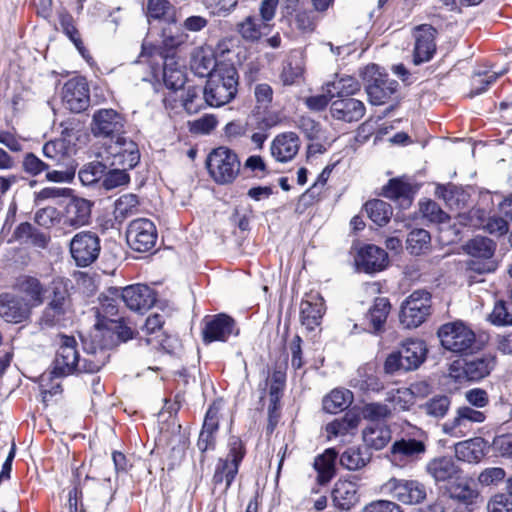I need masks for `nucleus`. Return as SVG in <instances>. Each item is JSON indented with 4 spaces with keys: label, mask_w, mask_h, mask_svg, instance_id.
Listing matches in <instances>:
<instances>
[{
    "label": "nucleus",
    "mask_w": 512,
    "mask_h": 512,
    "mask_svg": "<svg viewBox=\"0 0 512 512\" xmlns=\"http://www.w3.org/2000/svg\"><path fill=\"white\" fill-rule=\"evenodd\" d=\"M139 200L134 194H124L115 202L114 218L121 223L138 212Z\"/></svg>",
    "instance_id": "49530a36"
},
{
    "label": "nucleus",
    "mask_w": 512,
    "mask_h": 512,
    "mask_svg": "<svg viewBox=\"0 0 512 512\" xmlns=\"http://www.w3.org/2000/svg\"><path fill=\"white\" fill-rule=\"evenodd\" d=\"M394 499L406 505L422 503L426 497V487L417 480L389 479L382 487Z\"/></svg>",
    "instance_id": "9d476101"
},
{
    "label": "nucleus",
    "mask_w": 512,
    "mask_h": 512,
    "mask_svg": "<svg viewBox=\"0 0 512 512\" xmlns=\"http://www.w3.org/2000/svg\"><path fill=\"white\" fill-rule=\"evenodd\" d=\"M361 414L364 419L370 421H381L391 415V410L382 403H369L363 406Z\"/></svg>",
    "instance_id": "0e129e2a"
},
{
    "label": "nucleus",
    "mask_w": 512,
    "mask_h": 512,
    "mask_svg": "<svg viewBox=\"0 0 512 512\" xmlns=\"http://www.w3.org/2000/svg\"><path fill=\"white\" fill-rule=\"evenodd\" d=\"M363 440L367 446L380 450L390 442L391 431L384 425L369 426L363 430Z\"/></svg>",
    "instance_id": "37998d69"
},
{
    "label": "nucleus",
    "mask_w": 512,
    "mask_h": 512,
    "mask_svg": "<svg viewBox=\"0 0 512 512\" xmlns=\"http://www.w3.org/2000/svg\"><path fill=\"white\" fill-rule=\"evenodd\" d=\"M237 333L234 320L226 314H219L206 320L203 341L205 343L226 341L231 334Z\"/></svg>",
    "instance_id": "a878e982"
},
{
    "label": "nucleus",
    "mask_w": 512,
    "mask_h": 512,
    "mask_svg": "<svg viewBox=\"0 0 512 512\" xmlns=\"http://www.w3.org/2000/svg\"><path fill=\"white\" fill-rule=\"evenodd\" d=\"M506 472L501 467H490L483 470L478 476V482L483 486L497 485L502 482Z\"/></svg>",
    "instance_id": "774afa93"
},
{
    "label": "nucleus",
    "mask_w": 512,
    "mask_h": 512,
    "mask_svg": "<svg viewBox=\"0 0 512 512\" xmlns=\"http://www.w3.org/2000/svg\"><path fill=\"white\" fill-rule=\"evenodd\" d=\"M125 120L113 109H100L92 117L91 131L96 137L121 136Z\"/></svg>",
    "instance_id": "4468645a"
},
{
    "label": "nucleus",
    "mask_w": 512,
    "mask_h": 512,
    "mask_svg": "<svg viewBox=\"0 0 512 512\" xmlns=\"http://www.w3.org/2000/svg\"><path fill=\"white\" fill-rule=\"evenodd\" d=\"M426 471L435 482L451 481L461 474V469L451 457L432 459L427 464Z\"/></svg>",
    "instance_id": "c756f323"
},
{
    "label": "nucleus",
    "mask_w": 512,
    "mask_h": 512,
    "mask_svg": "<svg viewBox=\"0 0 512 512\" xmlns=\"http://www.w3.org/2000/svg\"><path fill=\"white\" fill-rule=\"evenodd\" d=\"M106 153L112 161L110 166H119L122 168H133L137 165L140 159L137 144L123 136H118L115 141H112L106 148Z\"/></svg>",
    "instance_id": "ddd939ff"
},
{
    "label": "nucleus",
    "mask_w": 512,
    "mask_h": 512,
    "mask_svg": "<svg viewBox=\"0 0 512 512\" xmlns=\"http://www.w3.org/2000/svg\"><path fill=\"white\" fill-rule=\"evenodd\" d=\"M371 455L367 447H351L342 453L340 463L348 470H358L369 463Z\"/></svg>",
    "instance_id": "79ce46f5"
},
{
    "label": "nucleus",
    "mask_w": 512,
    "mask_h": 512,
    "mask_svg": "<svg viewBox=\"0 0 512 512\" xmlns=\"http://www.w3.org/2000/svg\"><path fill=\"white\" fill-rule=\"evenodd\" d=\"M92 202L73 196L63 207L61 211V221L63 227L73 230L88 225L91 218Z\"/></svg>",
    "instance_id": "2eb2a0df"
},
{
    "label": "nucleus",
    "mask_w": 512,
    "mask_h": 512,
    "mask_svg": "<svg viewBox=\"0 0 512 512\" xmlns=\"http://www.w3.org/2000/svg\"><path fill=\"white\" fill-rule=\"evenodd\" d=\"M390 312V303L387 298L379 297L374 301L373 306L369 309L367 318L369 319L374 331L381 329Z\"/></svg>",
    "instance_id": "6e6d98bb"
},
{
    "label": "nucleus",
    "mask_w": 512,
    "mask_h": 512,
    "mask_svg": "<svg viewBox=\"0 0 512 512\" xmlns=\"http://www.w3.org/2000/svg\"><path fill=\"white\" fill-rule=\"evenodd\" d=\"M426 451L424 442L416 439H401L393 443L391 454L394 461L414 460Z\"/></svg>",
    "instance_id": "e433bc0d"
},
{
    "label": "nucleus",
    "mask_w": 512,
    "mask_h": 512,
    "mask_svg": "<svg viewBox=\"0 0 512 512\" xmlns=\"http://www.w3.org/2000/svg\"><path fill=\"white\" fill-rule=\"evenodd\" d=\"M163 80L167 88L179 90L184 87L186 74L182 65L174 57H166L163 63Z\"/></svg>",
    "instance_id": "ea45409f"
},
{
    "label": "nucleus",
    "mask_w": 512,
    "mask_h": 512,
    "mask_svg": "<svg viewBox=\"0 0 512 512\" xmlns=\"http://www.w3.org/2000/svg\"><path fill=\"white\" fill-rule=\"evenodd\" d=\"M455 456L458 460L468 463H477L485 455V442L476 437L455 444Z\"/></svg>",
    "instance_id": "473e14b6"
},
{
    "label": "nucleus",
    "mask_w": 512,
    "mask_h": 512,
    "mask_svg": "<svg viewBox=\"0 0 512 512\" xmlns=\"http://www.w3.org/2000/svg\"><path fill=\"white\" fill-rule=\"evenodd\" d=\"M126 238L133 250L146 252L155 245L157 238L155 225L145 218L136 219L130 223Z\"/></svg>",
    "instance_id": "f8f14e48"
},
{
    "label": "nucleus",
    "mask_w": 512,
    "mask_h": 512,
    "mask_svg": "<svg viewBox=\"0 0 512 512\" xmlns=\"http://www.w3.org/2000/svg\"><path fill=\"white\" fill-rule=\"evenodd\" d=\"M355 262L360 270L374 273L387 267L388 255L382 248L368 244L359 249Z\"/></svg>",
    "instance_id": "b1692460"
},
{
    "label": "nucleus",
    "mask_w": 512,
    "mask_h": 512,
    "mask_svg": "<svg viewBox=\"0 0 512 512\" xmlns=\"http://www.w3.org/2000/svg\"><path fill=\"white\" fill-rule=\"evenodd\" d=\"M121 292L116 288H110L107 293L99 297V306L95 308L97 322H108L118 314Z\"/></svg>",
    "instance_id": "f704fd0d"
},
{
    "label": "nucleus",
    "mask_w": 512,
    "mask_h": 512,
    "mask_svg": "<svg viewBox=\"0 0 512 512\" xmlns=\"http://www.w3.org/2000/svg\"><path fill=\"white\" fill-rule=\"evenodd\" d=\"M324 300L319 294L310 295L300 305V316L302 324L308 330H314L321 323L324 314Z\"/></svg>",
    "instance_id": "cd10ccee"
},
{
    "label": "nucleus",
    "mask_w": 512,
    "mask_h": 512,
    "mask_svg": "<svg viewBox=\"0 0 512 512\" xmlns=\"http://www.w3.org/2000/svg\"><path fill=\"white\" fill-rule=\"evenodd\" d=\"M337 452L334 449H327L314 461V467L318 471V479L321 484L327 483L334 475V463Z\"/></svg>",
    "instance_id": "de8ad7c7"
},
{
    "label": "nucleus",
    "mask_w": 512,
    "mask_h": 512,
    "mask_svg": "<svg viewBox=\"0 0 512 512\" xmlns=\"http://www.w3.org/2000/svg\"><path fill=\"white\" fill-rule=\"evenodd\" d=\"M17 287L26 297L25 301L31 304V307H38L44 303L47 288L41 281L32 276H22L19 278Z\"/></svg>",
    "instance_id": "2f4dec72"
},
{
    "label": "nucleus",
    "mask_w": 512,
    "mask_h": 512,
    "mask_svg": "<svg viewBox=\"0 0 512 512\" xmlns=\"http://www.w3.org/2000/svg\"><path fill=\"white\" fill-rule=\"evenodd\" d=\"M365 110L362 101L351 97L337 99L330 106V113L334 119L348 123L359 121Z\"/></svg>",
    "instance_id": "bb28decb"
},
{
    "label": "nucleus",
    "mask_w": 512,
    "mask_h": 512,
    "mask_svg": "<svg viewBox=\"0 0 512 512\" xmlns=\"http://www.w3.org/2000/svg\"><path fill=\"white\" fill-rule=\"evenodd\" d=\"M285 385V376L282 372H274L270 378L266 381V386L269 393V417L270 422H272V419L274 417V413L277 409V402L279 401L282 391Z\"/></svg>",
    "instance_id": "a18cd8bd"
},
{
    "label": "nucleus",
    "mask_w": 512,
    "mask_h": 512,
    "mask_svg": "<svg viewBox=\"0 0 512 512\" xmlns=\"http://www.w3.org/2000/svg\"><path fill=\"white\" fill-rule=\"evenodd\" d=\"M114 167L115 168L109 170L106 174H104L102 186L106 190H112L119 186L125 185L130 180L129 175L127 173V170L129 168H122L119 166Z\"/></svg>",
    "instance_id": "bf43d9fd"
},
{
    "label": "nucleus",
    "mask_w": 512,
    "mask_h": 512,
    "mask_svg": "<svg viewBox=\"0 0 512 512\" xmlns=\"http://www.w3.org/2000/svg\"><path fill=\"white\" fill-rule=\"evenodd\" d=\"M464 250L473 258L485 260L478 267H475L476 262L472 261L470 264L472 270L485 273L496 269V263L491 260L496 250V243L493 240L486 237H475L465 244Z\"/></svg>",
    "instance_id": "dca6fc26"
},
{
    "label": "nucleus",
    "mask_w": 512,
    "mask_h": 512,
    "mask_svg": "<svg viewBox=\"0 0 512 512\" xmlns=\"http://www.w3.org/2000/svg\"><path fill=\"white\" fill-rule=\"evenodd\" d=\"M23 170L31 175L37 176L46 170L51 169L48 161H43L33 153H27L22 161Z\"/></svg>",
    "instance_id": "e2e57ef3"
},
{
    "label": "nucleus",
    "mask_w": 512,
    "mask_h": 512,
    "mask_svg": "<svg viewBox=\"0 0 512 512\" xmlns=\"http://www.w3.org/2000/svg\"><path fill=\"white\" fill-rule=\"evenodd\" d=\"M31 304L23 297L10 294L0 296V316L9 323H20L30 318Z\"/></svg>",
    "instance_id": "412c9836"
},
{
    "label": "nucleus",
    "mask_w": 512,
    "mask_h": 512,
    "mask_svg": "<svg viewBox=\"0 0 512 512\" xmlns=\"http://www.w3.org/2000/svg\"><path fill=\"white\" fill-rule=\"evenodd\" d=\"M368 217L378 226H384L392 216L391 206L382 200H372L365 204Z\"/></svg>",
    "instance_id": "8fccbe9b"
},
{
    "label": "nucleus",
    "mask_w": 512,
    "mask_h": 512,
    "mask_svg": "<svg viewBox=\"0 0 512 512\" xmlns=\"http://www.w3.org/2000/svg\"><path fill=\"white\" fill-rule=\"evenodd\" d=\"M112 461L114 464V470L111 469V463L109 460L99 463V471L96 472L98 480L102 479L109 482L114 474L127 469V460L124 454L114 452L112 455Z\"/></svg>",
    "instance_id": "5fc2aeb1"
},
{
    "label": "nucleus",
    "mask_w": 512,
    "mask_h": 512,
    "mask_svg": "<svg viewBox=\"0 0 512 512\" xmlns=\"http://www.w3.org/2000/svg\"><path fill=\"white\" fill-rule=\"evenodd\" d=\"M147 16L152 19L166 18L170 23L177 22L176 13L168 0H148Z\"/></svg>",
    "instance_id": "603ef678"
},
{
    "label": "nucleus",
    "mask_w": 512,
    "mask_h": 512,
    "mask_svg": "<svg viewBox=\"0 0 512 512\" xmlns=\"http://www.w3.org/2000/svg\"><path fill=\"white\" fill-rule=\"evenodd\" d=\"M361 75L366 83L367 95L373 105L385 103L396 91L397 82L382 75L378 66L374 64L366 66Z\"/></svg>",
    "instance_id": "6e6552de"
},
{
    "label": "nucleus",
    "mask_w": 512,
    "mask_h": 512,
    "mask_svg": "<svg viewBox=\"0 0 512 512\" xmlns=\"http://www.w3.org/2000/svg\"><path fill=\"white\" fill-rule=\"evenodd\" d=\"M332 499L336 507L341 510H349L358 501L356 484L347 480L336 482L332 491Z\"/></svg>",
    "instance_id": "c9c22d12"
},
{
    "label": "nucleus",
    "mask_w": 512,
    "mask_h": 512,
    "mask_svg": "<svg viewBox=\"0 0 512 512\" xmlns=\"http://www.w3.org/2000/svg\"><path fill=\"white\" fill-rule=\"evenodd\" d=\"M121 300L130 310L142 312L155 304L156 294L147 285L136 284L121 290Z\"/></svg>",
    "instance_id": "aec40b11"
},
{
    "label": "nucleus",
    "mask_w": 512,
    "mask_h": 512,
    "mask_svg": "<svg viewBox=\"0 0 512 512\" xmlns=\"http://www.w3.org/2000/svg\"><path fill=\"white\" fill-rule=\"evenodd\" d=\"M207 167L212 178L220 184L231 183L240 171L238 156L231 149L220 146L207 158Z\"/></svg>",
    "instance_id": "20e7f679"
},
{
    "label": "nucleus",
    "mask_w": 512,
    "mask_h": 512,
    "mask_svg": "<svg viewBox=\"0 0 512 512\" xmlns=\"http://www.w3.org/2000/svg\"><path fill=\"white\" fill-rule=\"evenodd\" d=\"M269 27L270 25H266L261 19L249 15L237 23L236 31L244 40L256 42L267 33Z\"/></svg>",
    "instance_id": "58836bf2"
},
{
    "label": "nucleus",
    "mask_w": 512,
    "mask_h": 512,
    "mask_svg": "<svg viewBox=\"0 0 512 512\" xmlns=\"http://www.w3.org/2000/svg\"><path fill=\"white\" fill-rule=\"evenodd\" d=\"M438 336L442 346L454 353L467 352L475 343L474 332L459 322L444 324L439 329Z\"/></svg>",
    "instance_id": "1a4fd4ad"
},
{
    "label": "nucleus",
    "mask_w": 512,
    "mask_h": 512,
    "mask_svg": "<svg viewBox=\"0 0 512 512\" xmlns=\"http://www.w3.org/2000/svg\"><path fill=\"white\" fill-rule=\"evenodd\" d=\"M70 253L77 266L86 267L93 263L100 253V240L95 233L83 231L70 241Z\"/></svg>",
    "instance_id": "9b49d317"
},
{
    "label": "nucleus",
    "mask_w": 512,
    "mask_h": 512,
    "mask_svg": "<svg viewBox=\"0 0 512 512\" xmlns=\"http://www.w3.org/2000/svg\"><path fill=\"white\" fill-rule=\"evenodd\" d=\"M352 401V394L348 390L335 389L323 399V409L331 414L347 408Z\"/></svg>",
    "instance_id": "09e8293b"
},
{
    "label": "nucleus",
    "mask_w": 512,
    "mask_h": 512,
    "mask_svg": "<svg viewBox=\"0 0 512 512\" xmlns=\"http://www.w3.org/2000/svg\"><path fill=\"white\" fill-rule=\"evenodd\" d=\"M485 420V412L469 405L460 406L456 409L454 417L443 423L442 432L454 438H462L472 432L474 425Z\"/></svg>",
    "instance_id": "423d86ee"
},
{
    "label": "nucleus",
    "mask_w": 512,
    "mask_h": 512,
    "mask_svg": "<svg viewBox=\"0 0 512 512\" xmlns=\"http://www.w3.org/2000/svg\"><path fill=\"white\" fill-rule=\"evenodd\" d=\"M216 59L209 47H196L191 52L190 68L199 77H210L216 70Z\"/></svg>",
    "instance_id": "7c9ffc66"
},
{
    "label": "nucleus",
    "mask_w": 512,
    "mask_h": 512,
    "mask_svg": "<svg viewBox=\"0 0 512 512\" xmlns=\"http://www.w3.org/2000/svg\"><path fill=\"white\" fill-rule=\"evenodd\" d=\"M431 296L426 291H414L402 304L400 322L406 328H416L430 314Z\"/></svg>",
    "instance_id": "0eeeda50"
},
{
    "label": "nucleus",
    "mask_w": 512,
    "mask_h": 512,
    "mask_svg": "<svg viewBox=\"0 0 512 512\" xmlns=\"http://www.w3.org/2000/svg\"><path fill=\"white\" fill-rule=\"evenodd\" d=\"M327 87L332 89L334 97L346 98L360 91V83L352 76H343L336 78L327 84Z\"/></svg>",
    "instance_id": "3c124183"
},
{
    "label": "nucleus",
    "mask_w": 512,
    "mask_h": 512,
    "mask_svg": "<svg viewBox=\"0 0 512 512\" xmlns=\"http://www.w3.org/2000/svg\"><path fill=\"white\" fill-rule=\"evenodd\" d=\"M238 78V72L234 66L228 64L217 66L203 90L206 103L212 107L229 103L237 93Z\"/></svg>",
    "instance_id": "7ed1b4c3"
},
{
    "label": "nucleus",
    "mask_w": 512,
    "mask_h": 512,
    "mask_svg": "<svg viewBox=\"0 0 512 512\" xmlns=\"http://www.w3.org/2000/svg\"><path fill=\"white\" fill-rule=\"evenodd\" d=\"M453 481L448 489L450 498L465 505L474 504L479 496V492L473 482L462 477L461 474Z\"/></svg>",
    "instance_id": "72a5a7b5"
},
{
    "label": "nucleus",
    "mask_w": 512,
    "mask_h": 512,
    "mask_svg": "<svg viewBox=\"0 0 512 512\" xmlns=\"http://www.w3.org/2000/svg\"><path fill=\"white\" fill-rule=\"evenodd\" d=\"M451 399L446 395H436L427 400L421 409L432 418L441 419L445 417L450 409Z\"/></svg>",
    "instance_id": "864d4df0"
},
{
    "label": "nucleus",
    "mask_w": 512,
    "mask_h": 512,
    "mask_svg": "<svg viewBox=\"0 0 512 512\" xmlns=\"http://www.w3.org/2000/svg\"><path fill=\"white\" fill-rule=\"evenodd\" d=\"M229 446L230 449L227 458L221 461L213 477L215 483L225 481L226 488L231 485L238 472V465L244 455L242 443L238 438H232Z\"/></svg>",
    "instance_id": "6ab92c4d"
},
{
    "label": "nucleus",
    "mask_w": 512,
    "mask_h": 512,
    "mask_svg": "<svg viewBox=\"0 0 512 512\" xmlns=\"http://www.w3.org/2000/svg\"><path fill=\"white\" fill-rule=\"evenodd\" d=\"M494 365L495 359L493 356L482 355L466 361L463 371L469 380L478 381L488 376Z\"/></svg>",
    "instance_id": "4c0bfd02"
},
{
    "label": "nucleus",
    "mask_w": 512,
    "mask_h": 512,
    "mask_svg": "<svg viewBox=\"0 0 512 512\" xmlns=\"http://www.w3.org/2000/svg\"><path fill=\"white\" fill-rule=\"evenodd\" d=\"M42 151L51 168L77 167V163L73 157L76 151L75 147L66 139L59 138L49 141L44 144Z\"/></svg>",
    "instance_id": "a211bd4d"
},
{
    "label": "nucleus",
    "mask_w": 512,
    "mask_h": 512,
    "mask_svg": "<svg viewBox=\"0 0 512 512\" xmlns=\"http://www.w3.org/2000/svg\"><path fill=\"white\" fill-rule=\"evenodd\" d=\"M436 194L438 197L442 198L451 208H459L466 201L465 192L451 184L446 186H438L436 189Z\"/></svg>",
    "instance_id": "4d7b16f0"
},
{
    "label": "nucleus",
    "mask_w": 512,
    "mask_h": 512,
    "mask_svg": "<svg viewBox=\"0 0 512 512\" xmlns=\"http://www.w3.org/2000/svg\"><path fill=\"white\" fill-rule=\"evenodd\" d=\"M106 164L101 162L89 163L80 169L78 176L84 185H91L98 181L104 174Z\"/></svg>",
    "instance_id": "680f3d73"
},
{
    "label": "nucleus",
    "mask_w": 512,
    "mask_h": 512,
    "mask_svg": "<svg viewBox=\"0 0 512 512\" xmlns=\"http://www.w3.org/2000/svg\"><path fill=\"white\" fill-rule=\"evenodd\" d=\"M487 512H512V499L504 493L491 496L486 504Z\"/></svg>",
    "instance_id": "338daca9"
},
{
    "label": "nucleus",
    "mask_w": 512,
    "mask_h": 512,
    "mask_svg": "<svg viewBox=\"0 0 512 512\" xmlns=\"http://www.w3.org/2000/svg\"><path fill=\"white\" fill-rule=\"evenodd\" d=\"M413 35L415 38L413 62L419 65L429 61L436 50V30L430 25L423 24L415 27Z\"/></svg>",
    "instance_id": "4be33fe9"
},
{
    "label": "nucleus",
    "mask_w": 512,
    "mask_h": 512,
    "mask_svg": "<svg viewBox=\"0 0 512 512\" xmlns=\"http://www.w3.org/2000/svg\"><path fill=\"white\" fill-rule=\"evenodd\" d=\"M132 337L133 330L121 319L96 322L91 334L83 339L84 351L88 353L85 369L99 371L108 361V350Z\"/></svg>",
    "instance_id": "f257e3e1"
},
{
    "label": "nucleus",
    "mask_w": 512,
    "mask_h": 512,
    "mask_svg": "<svg viewBox=\"0 0 512 512\" xmlns=\"http://www.w3.org/2000/svg\"><path fill=\"white\" fill-rule=\"evenodd\" d=\"M427 346L423 340L407 339L399 351L405 365V371L417 369L426 359Z\"/></svg>",
    "instance_id": "c85d7f7f"
},
{
    "label": "nucleus",
    "mask_w": 512,
    "mask_h": 512,
    "mask_svg": "<svg viewBox=\"0 0 512 512\" xmlns=\"http://www.w3.org/2000/svg\"><path fill=\"white\" fill-rule=\"evenodd\" d=\"M420 211L426 219L431 222L443 223L448 219V215L439 207V205L431 200L420 204Z\"/></svg>",
    "instance_id": "69168bd1"
},
{
    "label": "nucleus",
    "mask_w": 512,
    "mask_h": 512,
    "mask_svg": "<svg viewBox=\"0 0 512 512\" xmlns=\"http://www.w3.org/2000/svg\"><path fill=\"white\" fill-rule=\"evenodd\" d=\"M461 223L472 227H482L490 234L502 236L509 231L508 222L502 217L485 218V213L480 209H472L468 215H461Z\"/></svg>",
    "instance_id": "5701e85b"
},
{
    "label": "nucleus",
    "mask_w": 512,
    "mask_h": 512,
    "mask_svg": "<svg viewBox=\"0 0 512 512\" xmlns=\"http://www.w3.org/2000/svg\"><path fill=\"white\" fill-rule=\"evenodd\" d=\"M300 139L294 132H285L277 135L270 146L272 157L280 163L292 161L300 149Z\"/></svg>",
    "instance_id": "393cba45"
},
{
    "label": "nucleus",
    "mask_w": 512,
    "mask_h": 512,
    "mask_svg": "<svg viewBox=\"0 0 512 512\" xmlns=\"http://www.w3.org/2000/svg\"><path fill=\"white\" fill-rule=\"evenodd\" d=\"M76 344V340L73 337L63 336L61 338V344L56 352L51 371L54 376H66L76 371L87 373L95 372L85 369L88 364L86 363L88 353L85 351L86 356L80 361Z\"/></svg>",
    "instance_id": "39448f33"
},
{
    "label": "nucleus",
    "mask_w": 512,
    "mask_h": 512,
    "mask_svg": "<svg viewBox=\"0 0 512 512\" xmlns=\"http://www.w3.org/2000/svg\"><path fill=\"white\" fill-rule=\"evenodd\" d=\"M360 423V416L352 411L347 412L342 418L335 419L327 424L326 432L328 438L331 436H346L354 434Z\"/></svg>",
    "instance_id": "a19ab883"
},
{
    "label": "nucleus",
    "mask_w": 512,
    "mask_h": 512,
    "mask_svg": "<svg viewBox=\"0 0 512 512\" xmlns=\"http://www.w3.org/2000/svg\"><path fill=\"white\" fill-rule=\"evenodd\" d=\"M431 248V236L425 229L412 230L406 239V249L412 255H421Z\"/></svg>",
    "instance_id": "c03bdc74"
},
{
    "label": "nucleus",
    "mask_w": 512,
    "mask_h": 512,
    "mask_svg": "<svg viewBox=\"0 0 512 512\" xmlns=\"http://www.w3.org/2000/svg\"><path fill=\"white\" fill-rule=\"evenodd\" d=\"M201 3L212 15L225 17L236 9L238 0H201Z\"/></svg>",
    "instance_id": "052dcab7"
},
{
    "label": "nucleus",
    "mask_w": 512,
    "mask_h": 512,
    "mask_svg": "<svg viewBox=\"0 0 512 512\" xmlns=\"http://www.w3.org/2000/svg\"><path fill=\"white\" fill-rule=\"evenodd\" d=\"M73 304L70 293L63 279L51 282L48 302L37 320L40 330L65 326L71 320Z\"/></svg>",
    "instance_id": "f03ea898"
},
{
    "label": "nucleus",
    "mask_w": 512,
    "mask_h": 512,
    "mask_svg": "<svg viewBox=\"0 0 512 512\" xmlns=\"http://www.w3.org/2000/svg\"><path fill=\"white\" fill-rule=\"evenodd\" d=\"M411 186L408 183L399 179H392L383 188V194L390 199H403V201L410 203Z\"/></svg>",
    "instance_id": "13d9d810"
},
{
    "label": "nucleus",
    "mask_w": 512,
    "mask_h": 512,
    "mask_svg": "<svg viewBox=\"0 0 512 512\" xmlns=\"http://www.w3.org/2000/svg\"><path fill=\"white\" fill-rule=\"evenodd\" d=\"M62 99L67 109L80 113L90 105L89 87L85 79L73 78L62 88Z\"/></svg>",
    "instance_id": "f3484780"
}]
</instances>
